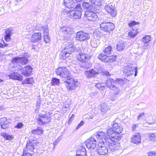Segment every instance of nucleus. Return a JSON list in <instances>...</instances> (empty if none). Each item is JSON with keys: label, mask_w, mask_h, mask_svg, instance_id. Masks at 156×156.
<instances>
[{"label": "nucleus", "mask_w": 156, "mask_h": 156, "mask_svg": "<svg viewBox=\"0 0 156 156\" xmlns=\"http://www.w3.org/2000/svg\"><path fill=\"white\" fill-rule=\"evenodd\" d=\"M105 134L102 131H98V140L99 139H104L102 141L105 142L106 145L107 146L111 151L114 152L120 148L119 144L117 142V138L113 136L111 137H108L105 136Z\"/></svg>", "instance_id": "obj_1"}, {"label": "nucleus", "mask_w": 156, "mask_h": 156, "mask_svg": "<svg viewBox=\"0 0 156 156\" xmlns=\"http://www.w3.org/2000/svg\"><path fill=\"white\" fill-rule=\"evenodd\" d=\"M35 119L38 124L41 126L49 123L51 121L50 114L49 113L44 114L39 113L36 115Z\"/></svg>", "instance_id": "obj_2"}, {"label": "nucleus", "mask_w": 156, "mask_h": 156, "mask_svg": "<svg viewBox=\"0 0 156 156\" xmlns=\"http://www.w3.org/2000/svg\"><path fill=\"white\" fill-rule=\"evenodd\" d=\"M105 0H98V7L99 8H104L105 10L112 17H115L117 14L115 7L113 5H106L104 6Z\"/></svg>", "instance_id": "obj_3"}, {"label": "nucleus", "mask_w": 156, "mask_h": 156, "mask_svg": "<svg viewBox=\"0 0 156 156\" xmlns=\"http://www.w3.org/2000/svg\"><path fill=\"white\" fill-rule=\"evenodd\" d=\"M88 2H83V8L89 11H95L97 12L98 1L97 0H89Z\"/></svg>", "instance_id": "obj_4"}, {"label": "nucleus", "mask_w": 156, "mask_h": 156, "mask_svg": "<svg viewBox=\"0 0 156 156\" xmlns=\"http://www.w3.org/2000/svg\"><path fill=\"white\" fill-rule=\"evenodd\" d=\"M78 81L73 78H67L65 81V86L68 90H73L78 85Z\"/></svg>", "instance_id": "obj_5"}, {"label": "nucleus", "mask_w": 156, "mask_h": 156, "mask_svg": "<svg viewBox=\"0 0 156 156\" xmlns=\"http://www.w3.org/2000/svg\"><path fill=\"white\" fill-rule=\"evenodd\" d=\"M103 139H99L98 140V154L100 155H104L105 154L108 153V149L106 147L105 142H104L102 141H103ZM104 141V140H103Z\"/></svg>", "instance_id": "obj_6"}, {"label": "nucleus", "mask_w": 156, "mask_h": 156, "mask_svg": "<svg viewBox=\"0 0 156 156\" xmlns=\"http://www.w3.org/2000/svg\"><path fill=\"white\" fill-rule=\"evenodd\" d=\"M55 71L56 75L62 78H66L70 76L69 70L65 67H58L55 69Z\"/></svg>", "instance_id": "obj_7"}, {"label": "nucleus", "mask_w": 156, "mask_h": 156, "mask_svg": "<svg viewBox=\"0 0 156 156\" xmlns=\"http://www.w3.org/2000/svg\"><path fill=\"white\" fill-rule=\"evenodd\" d=\"M90 38L89 34L82 31L77 32L76 34V39L80 41H87Z\"/></svg>", "instance_id": "obj_8"}, {"label": "nucleus", "mask_w": 156, "mask_h": 156, "mask_svg": "<svg viewBox=\"0 0 156 156\" xmlns=\"http://www.w3.org/2000/svg\"><path fill=\"white\" fill-rule=\"evenodd\" d=\"M62 48L63 50L66 51L70 55L76 49V48L74 45L68 42H65L63 44Z\"/></svg>", "instance_id": "obj_9"}, {"label": "nucleus", "mask_w": 156, "mask_h": 156, "mask_svg": "<svg viewBox=\"0 0 156 156\" xmlns=\"http://www.w3.org/2000/svg\"><path fill=\"white\" fill-rule=\"evenodd\" d=\"M100 25L101 30L107 32L112 31L115 28L114 24L110 22L102 23Z\"/></svg>", "instance_id": "obj_10"}, {"label": "nucleus", "mask_w": 156, "mask_h": 156, "mask_svg": "<svg viewBox=\"0 0 156 156\" xmlns=\"http://www.w3.org/2000/svg\"><path fill=\"white\" fill-rule=\"evenodd\" d=\"M69 17L72 19L75 20L80 18L82 12L81 11L76 10H70L67 12Z\"/></svg>", "instance_id": "obj_11"}, {"label": "nucleus", "mask_w": 156, "mask_h": 156, "mask_svg": "<svg viewBox=\"0 0 156 156\" xmlns=\"http://www.w3.org/2000/svg\"><path fill=\"white\" fill-rule=\"evenodd\" d=\"M28 57L23 55L21 57H15L12 58V62L13 63H20L22 65H26L28 62Z\"/></svg>", "instance_id": "obj_12"}, {"label": "nucleus", "mask_w": 156, "mask_h": 156, "mask_svg": "<svg viewBox=\"0 0 156 156\" xmlns=\"http://www.w3.org/2000/svg\"><path fill=\"white\" fill-rule=\"evenodd\" d=\"M33 68L30 65L22 67L20 69L21 73L24 76L28 77L31 76Z\"/></svg>", "instance_id": "obj_13"}, {"label": "nucleus", "mask_w": 156, "mask_h": 156, "mask_svg": "<svg viewBox=\"0 0 156 156\" xmlns=\"http://www.w3.org/2000/svg\"><path fill=\"white\" fill-rule=\"evenodd\" d=\"M97 141L93 138H91L85 141V144L87 147L89 149L93 150L96 147Z\"/></svg>", "instance_id": "obj_14"}, {"label": "nucleus", "mask_w": 156, "mask_h": 156, "mask_svg": "<svg viewBox=\"0 0 156 156\" xmlns=\"http://www.w3.org/2000/svg\"><path fill=\"white\" fill-rule=\"evenodd\" d=\"M64 4L66 8L69 9L75 7L76 3L80 2L81 0H63Z\"/></svg>", "instance_id": "obj_15"}, {"label": "nucleus", "mask_w": 156, "mask_h": 156, "mask_svg": "<svg viewBox=\"0 0 156 156\" xmlns=\"http://www.w3.org/2000/svg\"><path fill=\"white\" fill-rule=\"evenodd\" d=\"M96 13H98V12L90 11L89 12H85V17L89 21H95L98 18V16Z\"/></svg>", "instance_id": "obj_16"}, {"label": "nucleus", "mask_w": 156, "mask_h": 156, "mask_svg": "<svg viewBox=\"0 0 156 156\" xmlns=\"http://www.w3.org/2000/svg\"><path fill=\"white\" fill-rule=\"evenodd\" d=\"M4 30H5L4 39L6 41L9 42L11 40V36L12 34L13 28L10 27Z\"/></svg>", "instance_id": "obj_17"}, {"label": "nucleus", "mask_w": 156, "mask_h": 156, "mask_svg": "<svg viewBox=\"0 0 156 156\" xmlns=\"http://www.w3.org/2000/svg\"><path fill=\"white\" fill-rule=\"evenodd\" d=\"M8 77L10 79L17 80L20 81L23 80V76L17 72H13L10 73Z\"/></svg>", "instance_id": "obj_18"}, {"label": "nucleus", "mask_w": 156, "mask_h": 156, "mask_svg": "<svg viewBox=\"0 0 156 156\" xmlns=\"http://www.w3.org/2000/svg\"><path fill=\"white\" fill-rule=\"evenodd\" d=\"M141 134L139 133H134L131 138V142L134 144H138L141 141Z\"/></svg>", "instance_id": "obj_19"}, {"label": "nucleus", "mask_w": 156, "mask_h": 156, "mask_svg": "<svg viewBox=\"0 0 156 156\" xmlns=\"http://www.w3.org/2000/svg\"><path fill=\"white\" fill-rule=\"evenodd\" d=\"M133 67L130 65L125 66L123 71L124 75L126 76H131L133 74Z\"/></svg>", "instance_id": "obj_20"}, {"label": "nucleus", "mask_w": 156, "mask_h": 156, "mask_svg": "<svg viewBox=\"0 0 156 156\" xmlns=\"http://www.w3.org/2000/svg\"><path fill=\"white\" fill-rule=\"evenodd\" d=\"M38 142L35 140H33L31 141H28L26 145V148L28 151L34 152V146L36 145Z\"/></svg>", "instance_id": "obj_21"}, {"label": "nucleus", "mask_w": 156, "mask_h": 156, "mask_svg": "<svg viewBox=\"0 0 156 156\" xmlns=\"http://www.w3.org/2000/svg\"><path fill=\"white\" fill-rule=\"evenodd\" d=\"M41 34L40 32H35L31 36V41L33 43L38 42L41 39Z\"/></svg>", "instance_id": "obj_22"}, {"label": "nucleus", "mask_w": 156, "mask_h": 156, "mask_svg": "<svg viewBox=\"0 0 156 156\" xmlns=\"http://www.w3.org/2000/svg\"><path fill=\"white\" fill-rule=\"evenodd\" d=\"M112 90L114 91V93L111 96V100L113 101H115L117 98L118 95L120 94L121 90L117 86H116Z\"/></svg>", "instance_id": "obj_23"}, {"label": "nucleus", "mask_w": 156, "mask_h": 156, "mask_svg": "<svg viewBox=\"0 0 156 156\" xmlns=\"http://www.w3.org/2000/svg\"><path fill=\"white\" fill-rule=\"evenodd\" d=\"M60 30L62 32L67 35H69L74 33L73 28L70 27H62L60 28Z\"/></svg>", "instance_id": "obj_24"}, {"label": "nucleus", "mask_w": 156, "mask_h": 156, "mask_svg": "<svg viewBox=\"0 0 156 156\" xmlns=\"http://www.w3.org/2000/svg\"><path fill=\"white\" fill-rule=\"evenodd\" d=\"M85 74L88 78H94L98 74V72L93 69L85 71Z\"/></svg>", "instance_id": "obj_25"}, {"label": "nucleus", "mask_w": 156, "mask_h": 156, "mask_svg": "<svg viewBox=\"0 0 156 156\" xmlns=\"http://www.w3.org/2000/svg\"><path fill=\"white\" fill-rule=\"evenodd\" d=\"M106 84L108 87L112 90L117 86L116 84V82L111 78H108L107 80Z\"/></svg>", "instance_id": "obj_26"}, {"label": "nucleus", "mask_w": 156, "mask_h": 156, "mask_svg": "<svg viewBox=\"0 0 156 156\" xmlns=\"http://www.w3.org/2000/svg\"><path fill=\"white\" fill-rule=\"evenodd\" d=\"M90 56H89L86 54L81 53L78 55L77 58L78 60L81 62L86 60H88V59H90Z\"/></svg>", "instance_id": "obj_27"}, {"label": "nucleus", "mask_w": 156, "mask_h": 156, "mask_svg": "<svg viewBox=\"0 0 156 156\" xmlns=\"http://www.w3.org/2000/svg\"><path fill=\"white\" fill-rule=\"evenodd\" d=\"M46 29L43 31V38L44 41L46 43H49L50 41V37L49 34L48 30V28L45 27Z\"/></svg>", "instance_id": "obj_28"}, {"label": "nucleus", "mask_w": 156, "mask_h": 156, "mask_svg": "<svg viewBox=\"0 0 156 156\" xmlns=\"http://www.w3.org/2000/svg\"><path fill=\"white\" fill-rule=\"evenodd\" d=\"M90 59L88 60H86L80 63V67L84 69H88L91 66V63L90 62Z\"/></svg>", "instance_id": "obj_29"}, {"label": "nucleus", "mask_w": 156, "mask_h": 156, "mask_svg": "<svg viewBox=\"0 0 156 156\" xmlns=\"http://www.w3.org/2000/svg\"><path fill=\"white\" fill-rule=\"evenodd\" d=\"M44 130L40 126H37V128L33 129L31 131V133L33 134L41 135L44 133Z\"/></svg>", "instance_id": "obj_30"}, {"label": "nucleus", "mask_w": 156, "mask_h": 156, "mask_svg": "<svg viewBox=\"0 0 156 156\" xmlns=\"http://www.w3.org/2000/svg\"><path fill=\"white\" fill-rule=\"evenodd\" d=\"M151 41V37L149 35H146L141 39V41L144 43L143 47H146L149 45V43Z\"/></svg>", "instance_id": "obj_31"}, {"label": "nucleus", "mask_w": 156, "mask_h": 156, "mask_svg": "<svg viewBox=\"0 0 156 156\" xmlns=\"http://www.w3.org/2000/svg\"><path fill=\"white\" fill-rule=\"evenodd\" d=\"M112 126L113 129L115 132L117 134L121 133L122 131V128L119 126L118 124L117 123H112L111 124Z\"/></svg>", "instance_id": "obj_32"}, {"label": "nucleus", "mask_w": 156, "mask_h": 156, "mask_svg": "<svg viewBox=\"0 0 156 156\" xmlns=\"http://www.w3.org/2000/svg\"><path fill=\"white\" fill-rule=\"evenodd\" d=\"M108 109V107L105 103H102L100 105V110L101 114L104 115L106 113Z\"/></svg>", "instance_id": "obj_33"}, {"label": "nucleus", "mask_w": 156, "mask_h": 156, "mask_svg": "<svg viewBox=\"0 0 156 156\" xmlns=\"http://www.w3.org/2000/svg\"><path fill=\"white\" fill-rule=\"evenodd\" d=\"M76 154H87V151L84 146H79L76 149Z\"/></svg>", "instance_id": "obj_34"}, {"label": "nucleus", "mask_w": 156, "mask_h": 156, "mask_svg": "<svg viewBox=\"0 0 156 156\" xmlns=\"http://www.w3.org/2000/svg\"><path fill=\"white\" fill-rule=\"evenodd\" d=\"M104 133V132H103ZM107 133L108 134V136H106V134L104 132L105 134V136H107L108 137H111V136H113L115 138H116V136H115V133H116L115 131V130L112 128L108 129L107 131Z\"/></svg>", "instance_id": "obj_35"}, {"label": "nucleus", "mask_w": 156, "mask_h": 156, "mask_svg": "<svg viewBox=\"0 0 156 156\" xmlns=\"http://www.w3.org/2000/svg\"><path fill=\"white\" fill-rule=\"evenodd\" d=\"M69 57V55L67 52V51H66L65 50L62 51L59 55L60 59L62 60H65ZM69 59H70V58H69Z\"/></svg>", "instance_id": "obj_36"}, {"label": "nucleus", "mask_w": 156, "mask_h": 156, "mask_svg": "<svg viewBox=\"0 0 156 156\" xmlns=\"http://www.w3.org/2000/svg\"><path fill=\"white\" fill-rule=\"evenodd\" d=\"M94 39L92 40L90 42L91 46L93 48H96L98 47L97 42V39L95 38V36H96L97 37L98 34H96L95 31L94 32Z\"/></svg>", "instance_id": "obj_37"}, {"label": "nucleus", "mask_w": 156, "mask_h": 156, "mask_svg": "<svg viewBox=\"0 0 156 156\" xmlns=\"http://www.w3.org/2000/svg\"><path fill=\"white\" fill-rule=\"evenodd\" d=\"M0 135L6 140H11L13 138V137L12 135H9L6 133H2Z\"/></svg>", "instance_id": "obj_38"}, {"label": "nucleus", "mask_w": 156, "mask_h": 156, "mask_svg": "<svg viewBox=\"0 0 156 156\" xmlns=\"http://www.w3.org/2000/svg\"><path fill=\"white\" fill-rule=\"evenodd\" d=\"M60 80L57 78H53L51 80V84L53 86H59L60 83Z\"/></svg>", "instance_id": "obj_39"}, {"label": "nucleus", "mask_w": 156, "mask_h": 156, "mask_svg": "<svg viewBox=\"0 0 156 156\" xmlns=\"http://www.w3.org/2000/svg\"><path fill=\"white\" fill-rule=\"evenodd\" d=\"M47 27V28H48V26H42L41 25H40L39 24L37 25L35 27L34 29V32H35L36 31H41V30H43V31L44 30H45L46 28L45 27Z\"/></svg>", "instance_id": "obj_40"}, {"label": "nucleus", "mask_w": 156, "mask_h": 156, "mask_svg": "<svg viewBox=\"0 0 156 156\" xmlns=\"http://www.w3.org/2000/svg\"><path fill=\"white\" fill-rule=\"evenodd\" d=\"M108 57L106 54L104 55L103 54H100L98 55V58L102 62H108V61H107Z\"/></svg>", "instance_id": "obj_41"}, {"label": "nucleus", "mask_w": 156, "mask_h": 156, "mask_svg": "<svg viewBox=\"0 0 156 156\" xmlns=\"http://www.w3.org/2000/svg\"><path fill=\"white\" fill-rule=\"evenodd\" d=\"M125 47L123 42H119L116 45V50L119 51H122Z\"/></svg>", "instance_id": "obj_42"}, {"label": "nucleus", "mask_w": 156, "mask_h": 156, "mask_svg": "<svg viewBox=\"0 0 156 156\" xmlns=\"http://www.w3.org/2000/svg\"><path fill=\"white\" fill-rule=\"evenodd\" d=\"M137 32L136 30H133L129 32L128 35L130 38H134L136 35Z\"/></svg>", "instance_id": "obj_43"}, {"label": "nucleus", "mask_w": 156, "mask_h": 156, "mask_svg": "<svg viewBox=\"0 0 156 156\" xmlns=\"http://www.w3.org/2000/svg\"><path fill=\"white\" fill-rule=\"evenodd\" d=\"M24 83L27 84H32L34 83L33 77L27 78L24 80Z\"/></svg>", "instance_id": "obj_44"}, {"label": "nucleus", "mask_w": 156, "mask_h": 156, "mask_svg": "<svg viewBox=\"0 0 156 156\" xmlns=\"http://www.w3.org/2000/svg\"><path fill=\"white\" fill-rule=\"evenodd\" d=\"M117 56L115 55L108 56L107 57V61H108V62H112L115 60Z\"/></svg>", "instance_id": "obj_45"}, {"label": "nucleus", "mask_w": 156, "mask_h": 156, "mask_svg": "<svg viewBox=\"0 0 156 156\" xmlns=\"http://www.w3.org/2000/svg\"><path fill=\"white\" fill-rule=\"evenodd\" d=\"M112 49V47L111 46H108L104 50V53L106 55L110 54Z\"/></svg>", "instance_id": "obj_46"}, {"label": "nucleus", "mask_w": 156, "mask_h": 156, "mask_svg": "<svg viewBox=\"0 0 156 156\" xmlns=\"http://www.w3.org/2000/svg\"><path fill=\"white\" fill-rule=\"evenodd\" d=\"M101 74V75H105L108 77L111 76V74H109L108 71H106L105 70H102L101 72L98 70V74Z\"/></svg>", "instance_id": "obj_47"}, {"label": "nucleus", "mask_w": 156, "mask_h": 156, "mask_svg": "<svg viewBox=\"0 0 156 156\" xmlns=\"http://www.w3.org/2000/svg\"><path fill=\"white\" fill-rule=\"evenodd\" d=\"M148 139L150 141H156V136L154 134H151L148 136Z\"/></svg>", "instance_id": "obj_48"}, {"label": "nucleus", "mask_w": 156, "mask_h": 156, "mask_svg": "<svg viewBox=\"0 0 156 156\" xmlns=\"http://www.w3.org/2000/svg\"><path fill=\"white\" fill-rule=\"evenodd\" d=\"M1 128L4 129H6L9 127V125H8V123H4L3 124L0 125Z\"/></svg>", "instance_id": "obj_49"}, {"label": "nucleus", "mask_w": 156, "mask_h": 156, "mask_svg": "<svg viewBox=\"0 0 156 156\" xmlns=\"http://www.w3.org/2000/svg\"><path fill=\"white\" fill-rule=\"evenodd\" d=\"M140 23L138 22H136L135 21H133L128 23V25L129 27H133L136 25L139 24Z\"/></svg>", "instance_id": "obj_50"}, {"label": "nucleus", "mask_w": 156, "mask_h": 156, "mask_svg": "<svg viewBox=\"0 0 156 156\" xmlns=\"http://www.w3.org/2000/svg\"><path fill=\"white\" fill-rule=\"evenodd\" d=\"M32 155L30 153L25 150L24 148L23 151V154L22 156H31Z\"/></svg>", "instance_id": "obj_51"}, {"label": "nucleus", "mask_w": 156, "mask_h": 156, "mask_svg": "<svg viewBox=\"0 0 156 156\" xmlns=\"http://www.w3.org/2000/svg\"><path fill=\"white\" fill-rule=\"evenodd\" d=\"M9 119H7L6 117H2L0 119V125L5 123V122L9 120Z\"/></svg>", "instance_id": "obj_52"}, {"label": "nucleus", "mask_w": 156, "mask_h": 156, "mask_svg": "<svg viewBox=\"0 0 156 156\" xmlns=\"http://www.w3.org/2000/svg\"><path fill=\"white\" fill-rule=\"evenodd\" d=\"M23 124L21 122H18L17 124L15 126V128L18 129H20L23 126Z\"/></svg>", "instance_id": "obj_53"}, {"label": "nucleus", "mask_w": 156, "mask_h": 156, "mask_svg": "<svg viewBox=\"0 0 156 156\" xmlns=\"http://www.w3.org/2000/svg\"><path fill=\"white\" fill-rule=\"evenodd\" d=\"M2 42L4 44H2L1 43H0V48H4L5 47H6L8 46V44L5 43L4 41L2 40Z\"/></svg>", "instance_id": "obj_54"}, {"label": "nucleus", "mask_w": 156, "mask_h": 156, "mask_svg": "<svg viewBox=\"0 0 156 156\" xmlns=\"http://www.w3.org/2000/svg\"><path fill=\"white\" fill-rule=\"evenodd\" d=\"M41 101L40 99H37V102L36 107H38V108H40V106L41 104Z\"/></svg>", "instance_id": "obj_55"}, {"label": "nucleus", "mask_w": 156, "mask_h": 156, "mask_svg": "<svg viewBox=\"0 0 156 156\" xmlns=\"http://www.w3.org/2000/svg\"><path fill=\"white\" fill-rule=\"evenodd\" d=\"M84 124V122L83 121H81L80 123L77 125V126L76 127V129H79L81 126H83Z\"/></svg>", "instance_id": "obj_56"}, {"label": "nucleus", "mask_w": 156, "mask_h": 156, "mask_svg": "<svg viewBox=\"0 0 156 156\" xmlns=\"http://www.w3.org/2000/svg\"><path fill=\"white\" fill-rule=\"evenodd\" d=\"M98 89L100 90H102L105 89L104 85H101V84H99V83H98Z\"/></svg>", "instance_id": "obj_57"}, {"label": "nucleus", "mask_w": 156, "mask_h": 156, "mask_svg": "<svg viewBox=\"0 0 156 156\" xmlns=\"http://www.w3.org/2000/svg\"><path fill=\"white\" fill-rule=\"evenodd\" d=\"M81 7L80 4H76V6L75 8V10H77V9H78V10H81Z\"/></svg>", "instance_id": "obj_58"}, {"label": "nucleus", "mask_w": 156, "mask_h": 156, "mask_svg": "<svg viewBox=\"0 0 156 156\" xmlns=\"http://www.w3.org/2000/svg\"><path fill=\"white\" fill-rule=\"evenodd\" d=\"M137 126V125L135 124H133L132 126V130L133 131L135 130Z\"/></svg>", "instance_id": "obj_59"}, {"label": "nucleus", "mask_w": 156, "mask_h": 156, "mask_svg": "<svg viewBox=\"0 0 156 156\" xmlns=\"http://www.w3.org/2000/svg\"><path fill=\"white\" fill-rule=\"evenodd\" d=\"M155 153L154 152H151L148 153V156H155Z\"/></svg>", "instance_id": "obj_60"}, {"label": "nucleus", "mask_w": 156, "mask_h": 156, "mask_svg": "<svg viewBox=\"0 0 156 156\" xmlns=\"http://www.w3.org/2000/svg\"><path fill=\"white\" fill-rule=\"evenodd\" d=\"M144 112H143L141 114H140L137 117V119L139 120L140 119V118L144 116Z\"/></svg>", "instance_id": "obj_61"}, {"label": "nucleus", "mask_w": 156, "mask_h": 156, "mask_svg": "<svg viewBox=\"0 0 156 156\" xmlns=\"http://www.w3.org/2000/svg\"><path fill=\"white\" fill-rule=\"evenodd\" d=\"M137 67L136 66L134 68V71H135L134 76H135L137 75Z\"/></svg>", "instance_id": "obj_62"}, {"label": "nucleus", "mask_w": 156, "mask_h": 156, "mask_svg": "<svg viewBox=\"0 0 156 156\" xmlns=\"http://www.w3.org/2000/svg\"><path fill=\"white\" fill-rule=\"evenodd\" d=\"M40 108H38V107H36V108L35 109L34 112L36 113H37L39 112V111L40 110Z\"/></svg>", "instance_id": "obj_63"}, {"label": "nucleus", "mask_w": 156, "mask_h": 156, "mask_svg": "<svg viewBox=\"0 0 156 156\" xmlns=\"http://www.w3.org/2000/svg\"><path fill=\"white\" fill-rule=\"evenodd\" d=\"M76 156H87V154H76Z\"/></svg>", "instance_id": "obj_64"}]
</instances>
